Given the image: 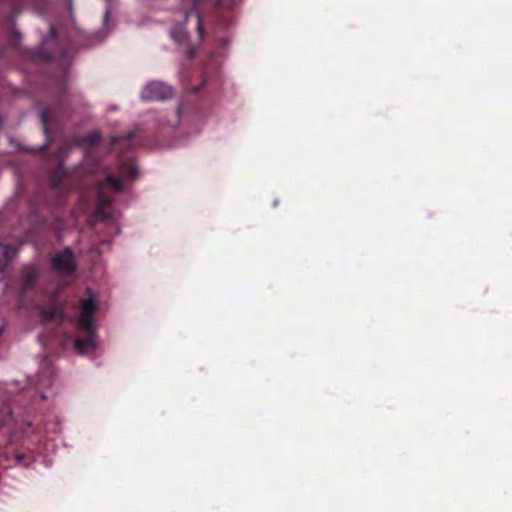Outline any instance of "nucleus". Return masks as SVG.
<instances>
[{"mask_svg":"<svg viewBox=\"0 0 512 512\" xmlns=\"http://www.w3.org/2000/svg\"><path fill=\"white\" fill-rule=\"evenodd\" d=\"M87 297L79 301V316L75 327L80 335L74 341V348L78 354L84 355L97 347L95 314L98 310L97 299L90 289L86 290Z\"/></svg>","mask_w":512,"mask_h":512,"instance_id":"f257e3e1","label":"nucleus"},{"mask_svg":"<svg viewBox=\"0 0 512 512\" xmlns=\"http://www.w3.org/2000/svg\"><path fill=\"white\" fill-rule=\"evenodd\" d=\"M206 0H182L184 22L190 17H194L197 39L192 41L185 28L184 23L175 24L170 30V37L180 47L184 49L185 56L188 60H192L198 52V48L204 39V28L201 17L200 6Z\"/></svg>","mask_w":512,"mask_h":512,"instance_id":"f03ea898","label":"nucleus"},{"mask_svg":"<svg viewBox=\"0 0 512 512\" xmlns=\"http://www.w3.org/2000/svg\"><path fill=\"white\" fill-rule=\"evenodd\" d=\"M51 268L62 276H72L76 272L77 264L71 248L66 247L56 253L51 259Z\"/></svg>","mask_w":512,"mask_h":512,"instance_id":"7ed1b4c3","label":"nucleus"},{"mask_svg":"<svg viewBox=\"0 0 512 512\" xmlns=\"http://www.w3.org/2000/svg\"><path fill=\"white\" fill-rule=\"evenodd\" d=\"M106 188H110L114 192H121L123 190V183L120 178L114 175H108L104 182L98 184L96 189L98 212L113 202L112 197L107 195Z\"/></svg>","mask_w":512,"mask_h":512,"instance_id":"20e7f679","label":"nucleus"},{"mask_svg":"<svg viewBox=\"0 0 512 512\" xmlns=\"http://www.w3.org/2000/svg\"><path fill=\"white\" fill-rule=\"evenodd\" d=\"M70 111V105L66 98V92L64 95L58 100V103L55 109H43L41 112V122L43 126V131L48 136V124L50 122L58 121L61 117L67 115Z\"/></svg>","mask_w":512,"mask_h":512,"instance_id":"39448f33","label":"nucleus"},{"mask_svg":"<svg viewBox=\"0 0 512 512\" xmlns=\"http://www.w3.org/2000/svg\"><path fill=\"white\" fill-rule=\"evenodd\" d=\"M174 90L162 82L153 81L148 83L141 92L144 101H162L173 97Z\"/></svg>","mask_w":512,"mask_h":512,"instance_id":"423d86ee","label":"nucleus"},{"mask_svg":"<svg viewBox=\"0 0 512 512\" xmlns=\"http://www.w3.org/2000/svg\"><path fill=\"white\" fill-rule=\"evenodd\" d=\"M39 271L35 265H28L21 272V290L22 293L32 289L38 279Z\"/></svg>","mask_w":512,"mask_h":512,"instance_id":"0eeeda50","label":"nucleus"},{"mask_svg":"<svg viewBox=\"0 0 512 512\" xmlns=\"http://www.w3.org/2000/svg\"><path fill=\"white\" fill-rule=\"evenodd\" d=\"M66 176V170L62 165H58L57 167H55L48 179L50 187L57 192H61L62 182L66 178Z\"/></svg>","mask_w":512,"mask_h":512,"instance_id":"6e6552de","label":"nucleus"},{"mask_svg":"<svg viewBox=\"0 0 512 512\" xmlns=\"http://www.w3.org/2000/svg\"><path fill=\"white\" fill-rule=\"evenodd\" d=\"M17 249L10 244L0 242V271H4L12 259L16 256Z\"/></svg>","mask_w":512,"mask_h":512,"instance_id":"1a4fd4ad","label":"nucleus"},{"mask_svg":"<svg viewBox=\"0 0 512 512\" xmlns=\"http://www.w3.org/2000/svg\"><path fill=\"white\" fill-rule=\"evenodd\" d=\"M41 316L44 321H63L65 319L64 308L59 305L43 308Z\"/></svg>","mask_w":512,"mask_h":512,"instance_id":"9d476101","label":"nucleus"},{"mask_svg":"<svg viewBox=\"0 0 512 512\" xmlns=\"http://www.w3.org/2000/svg\"><path fill=\"white\" fill-rule=\"evenodd\" d=\"M123 172L130 179H135L138 175L136 167L130 162H126L123 165Z\"/></svg>","mask_w":512,"mask_h":512,"instance_id":"9b49d317","label":"nucleus"},{"mask_svg":"<svg viewBox=\"0 0 512 512\" xmlns=\"http://www.w3.org/2000/svg\"><path fill=\"white\" fill-rule=\"evenodd\" d=\"M136 136V132L135 131H131V132H128L126 134V136L123 138V140L125 141V143L129 146H133L134 143H133V140H134V137Z\"/></svg>","mask_w":512,"mask_h":512,"instance_id":"f8f14e48","label":"nucleus"},{"mask_svg":"<svg viewBox=\"0 0 512 512\" xmlns=\"http://www.w3.org/2000/svg\"><path fill=\"white\" fill-rule=\"evenodd\" d=\"M9 417V414L8 413H5V414H1L0 415V426L4 425L7 418Z\"/></svg>","mask_w":512,"mask_h":512,"instance_id":"ddd939ff","label":"nucleus"},{"mask_svg":"<svg viewBox=\"0 0 512 512\" xmlns=\"http://www.w3.org/2000/svg\"><path fill=\"white\" fill-rule=\"evenodd\" d=\"M89 140H90L91 144H94L96 142V140H97V136L91 135V136H89Z\"/></svg>","mask_w":512,"mask_h":512,"instance_id":"4468645a","label":"nucleus"},{"mask_svg":"<svg viewBox=\"0 0 512 512\" xmlns=\"http://www.w3.org/2000/svg\"><path fill=\"white\" fill-rule=\"evenodd\" d=\"M236 0H226V9L231 6Z\"/></svg>","mask_w":512,"mask_h":512,"instance_id":"2eb2a0df","label":"nucleus"},{"mask_svg":"<svg viewBox=\"0 0 512 512\" xmlns=\"http://www.w3.org/2000/svg\"><path fill=\"white\" fill-rule=\"evenodd\" d=\"M207 83H208V79H207V76L205 75V77H204V80H203V83H202V84H203V85H205V84H207Z\"/></svg>","mask_w":512,"mask_h":512,"instance_id":"dca6fc26","label":"nucleus"},{"mask_svg":"<svg viewBox=\"0 0 512 512\" xmlns=\"http://www.w3.org/2000/svg\"><path fill=\"white\" fill-rule=\"evenodd\" d=\"M108 16H109V11L107 10V11L105 12V20H107Z\"/></svg>","mask_w":512,"mask_h":512,"instance_id":"f3484780","label":"nucleus"},{"mask_svg":"<svg viewBox=\"0 0 512 512\" xmlns=\"http://www.w3.org/2000/svg\"><path fill=\"white\" fill-rule=\"evenodd\" d=\"M17 33H14L12 40L16 42Z\"/></svg>","mask_w":512,"mask_h":512,"instance_id":"a211bd4d","label":"nucleus"},{"mask_svg":"<svg viewBox=\"0 0 512 512\" xmlns=\"http://www.w3.org/2000/svg\"><path fill=\"white\" fill-rule=\"evenodd\" d=\"M198 91H199V87L194 89V92H198Z\"/></svg>","mask_w":512,"mask_h":512,"instance_id":"6ab92c4d","label":"nucleus"}]
</instances>
